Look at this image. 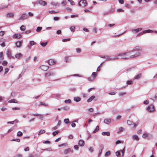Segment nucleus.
I'll return each instance as SVG.
<instances>
[{"instance_id": "aec40b11", "label": "nucleus", "mask_w": 157, "mask_h": 157, "mask_svg": "<svg viewBox=\"0 0 157 157\" xmlns=\"http://www.w3.org/2000/svg\"><path fill=\"white\" fill-rule=\"evenodd\" d=\"M22 56V55L21 53L17 54L15 55V57L16 58L19 59Z\"/></svg>"}, {"instance_id": "0e129e2a", "label": "nucleus", "mask_w": 157, "mask_h": 157, "mask_svg": "<svg viewBox=\"0 0 157 157\" xmlns=\"http://www.w3.org/2000/svg\"><path fill=\"white\" fill-rule=\"evenodd\" d=\"M149 102V100H146V101H145L144 102V104H145V105H147V104H148Z\"/></svg>"}, {"instance_id": "37998d69", "label": "nucleus", "mask_w": 157, "mask_h": 157, "mask_svg": "<svg viewBox=\"0 0 157 157\" xmlns=\"http://www.w3.org/2000/svg\"><path fill=\"white\" fill-rule=\"evenodd\" d=\"M70 29L72 32H73L75 31V27L74 26H71L70 27Z\"/></svg>"}, {"instance_id": "69168bd1", "label": "nucleus", "mask_w": 157, "mask_h": 157, "mask_svg": "<svg viewBox=\"0 0 157 157\" xmlns=\"http://www.w3.org/2000/svg\"><path fill=\"white\" fill-rule=\"evenodd\" d=\"M4 34V32L3 31H1L0 32V36H2Z\"/></svg>"}, {"instance_id": "ddd939ff", "label": "nucleus", "mask_w": 157, "mask_h": 157, "mask_svg": "<svg viewBox=\"0 0 157 157\" xmlns=\"http://www.w3.org/2000/svg\"><path fill=\"white\" fill-rule=\"evenodd\" d=\"M48 63L50 65H53L56 63V62L54 60L50 59L48 61Z\"/></svg>"}, {"instance_id": "f3484780", "label": "nucleus", "mask_w": 157, "mask_h": 157, "mask_svg": "<svg viewBox=\"0 0 157 157\" xmlns=\"http://www.w3.org/2000/svg\"><path fill=\"white\" fill-rule=\"evenodd\" d=\"M15 44L17 48H20L21 45V42L20 41H18L16 42Z\"/></svg>"}, {"instance_id": "6ab92c4d", "label": "nucleus", "mask_w": 157, "mask_h": 157, "mask_svg": "<svg viewBox=\"0 0 157 157\" xmlns=\"http://www.w3.org/2000/svg\"><path fill=\"white\" fill-rule=\"evenodd\" d=\"M111 122V120L109 119H105L104 120V123L106 124H109Z\"/></svg>"}, {"instance_id": "7ed1b4c3", "label": "nucleus", "mask_w": 157, "mask_h": 157, "mask_svg": "<svg viewBox=\"0 0 157 157\" xmlns=\"http://www.w3.org/2000/svg\"><path fill=\"white\" fill-rule=\"evenodd\" d=\"M141 55V53L140 52H137L134 55H131V59L135 58L140 56Z\"/></svg>"}, {"instance_id": "c9c22d12", "label": "nucleus", "mask_w": 157, "mask_h": 157, "mask_svg": "<svg viewBox=\"0 0 157 157\" xmlns=\"http://www.w3.org/2000/svg\"><path fill=\"white\" fill-rule=\"evenodd\" d=\"M15 128L14 127H12L10 129L7 131V133H9L12 132L14 129Z\"/></svg>"}, {"instance_id": "2eb2a0df", "label": "nucleus", "mask_w": 157, "mask_h": 157, "mask_svg": "<svg viewBox=\"0 0 157 157\" xmlns=\"http://www.w3.org/2000/svg\"><path fill=\"white\" fill-rule=\"evenodd\" d=\"M55 75V73L52 71L49 72L48 73L45 74V75L47 76H52Z\"/></svg>"}, {"instance_id": "4be33fe9", "label": "nucleus", "mask_w": 157, "mask_h": 157, "mask_svg": "<svg viewBox=\"0 0 157 157\" xmlns=\"http://www.w3.org/2000/svg\"><path fill=\"white\" fill-rule=\"evenodd\" d=\"M95 98L94 96L93 95L91 97H90L87 100V101L88 102H91Z\"/></svg>"}, {"instance_id": "6e6d98bb", "label": "nucleus", "mask_w": 157, "mask_h": 157, "mask_svg": "<svg viewBox=\"0 0 157 157\" xmlns=\"http://www.w3.org/2000/svg\"><path fill=\"white\" fill-rule=\"evenodd\" d=\"M70 40V38L63 39L62 40V41L63 42H65L67 41H69Z\"/></svg>"}, {"instance_id": "1a4fd4ad", "label": "nucleus", "mask_w": 157, "mask_h": 157, "mask_svg": "<svg viewBox=\"0 0 157 157\" xmlns=\"http://www.w3.org/2000/svg\"><path fill=\"white\" fill-rule=\"evenodd\" d=\"M40 68L44 71H47L48 68V66L46 65H42L40 67Z\"/></svg>"}, {"instance_id": "a211bd4d", "label": "nucleus", "mask_w": 157, "mask_h": 157, "mask_svg": "<svg viewBox=\"0 0 157 157\" xmlns=\"http://www.w3.org/2000/svg\"><path fill=\"white\" fill-rule=\"evenodd\" d=\"M101 134L103 136H109L110 135V132H102Z\"/></svg>"}, {"instance_id": "cd10ccee", "label": "nucleus", "mask_w": 157, "mask_h": 157, "mask_svg": "<svg viewBox=\"0 0 157 157\" xmlns=\"http://www.w3.org/2000/svg\"><path fill=\"white\" fill-rule=\"evenodd\" d=\"M97 75V73L95 72L92 73L91 75V76L93 77V78L94 79L95 78V76Z\"/></svg>"}, {"instance_id": "de8ad7c7", "label": "nucleus", "mask_w": 157, "mask_h": 157, "mask_svg": "<svg viewBox=\"0 0 157 157\" xmlns=\"http://www.w3.org/2000/svg\"><path fill=\"white\" fill-rule=\"evenodd\" d=\"M76 52L78 53H80L81 52V49L79 48H77L76 49Z\"/></svg>"}, {"instance_id": "5701e85b", "label": "nucleus", "mask_w": 157, "mask_h": 157, "mask_svg": "<svg viewBox=\"0 0 157 157\" xmlns=\"http://www.w3.org/2000/svg\"><path fill=\"white\" fill-rule=\"evenodd\" d=\"M153 32V31L151 30L148 29L147 30H144V31H143L142 33H140V34H142L143 33H152Z\"/></svg>"}, {"instance_id": "bf43d9fd", "label": "nucleus", "mask_w": 157, "mask_h": 157, "mask_svg": "<svg viewBox=\"0 0 157 157\" xmlns=\"http://www.w3.org/2000/svg\"><path fill=\"white\" fill-rule=\"evenodd\" d=\"M15 122V121H8L7 122V124H13Z\"/></svg>"}, {"instance_id": "c756f323", "label": "nucleus", "mask_w": 157, "mask_h": 157, "mask_svg": "<svg viewBox=\"0 0 157 157\" xmlns=\"http://www.w3.org/2000/svg\"><path fill=\"white\" fill-rule=\"evenodd\" d=\"M48 44V41H47L46 42H42L40 44L41 45H42L43 47H45Z\"/></svg>"}, {"instance_id": "a878e982", "label": "nucleus", "mask_w": 157, "mask_h": 157, "mask_svg": "<svg viewBox=\"0 0 157 157\" xmlns=\"http://www.w3.org/2000/svg\"><path fill=\"white\" fill-rule=\"evenodd\" d=\"M141 75V74H139L137 75H136V76L134 77V78L136 79H138L140 78Z\"/></svg>"}, {"instance_id": "774afa93", "label": "nucleus", "mask_w": 157, "mask_h": 157, "mask_svg": "<svg viewBox=\"0 0 157 157\" xmlns=\"http://www.w3.org/2000/svg\"><path fill=\"white\" fill-rule=\"evenodd\" d=\"M89 151L91 152H92L94 151L93 148L91 147L89 148Z\"/></svg>"}, {"instance_id": "79ce46f5", "label": "nucleus", "mask_w": 157, "mask_h": 157, "mask_svg": "<svg viewBox=\"0 0 157 157\" xmlns=\"http://www.w3.org/2000/svg\"><path fill=\"white\" fill-rule=\"evenodd\" d=\"M51 4L53 5H54L55 6H58L59 5V4L58 3H55L54 2H52L51 3Z\"/></svg>"}, {"instance_id": "e2e57ef3", "label": "nucleus", "mask_w": 157, "mask_h": 157, "mask_svg": "<svg viewBox=\"0 0 157 157\" xmlns=\"http://www.w3.org/2000/svg\"><path fill=\"white\" fill-rule=\"evenodd\" d=\"M49 13H58V12H55L54 11H49Z\"/></svg>"}, {"instance_id": "72a5a7b5", "label": "nucleus", "mask_w": 157, "mask_h": 157, "mask_svg": "<svg viewBox=\"0 0 157 157\" xmlns=\"http://www.w3.org/2000/svg\"><path fill=\"white\" fill-rule=\"evenodd\" d=\"M148 134L146 132H145L143 134L142 136V137L144 138H146Z\"/></svg>"}, {"instance_id": "f257e3e1", "label": "nucleus", "mask_w": 157, "mask_h": 157, "mask_svg": "<svg viewBox=\"0 0 157 157\" xmlns=\"http://www.w3.org/2000/svg\"><path fill=\"white\" fill-rule=\"evenodd\" d=\"M120 59H128L131 58V53L130 52H122L119 54L118 56Z\"/></svg>"}, {"instance_id": "ea45409f", "label": "nucleus", "mask_w": 157, "mask_h": 157, "mask_svg": "<svg viewBox=\"0 0 157 157\" xmlns=\"http://www.w3.org/2000/svg\"><path fill=\"white\" fill-rule=\"evenodd\" d=\"M29 44L30 46H33L35 45L36 43H35L33 41H31L30 42Z\"/></svg>"}, {"instance_id": "4468645a", "label": "nucleus", "mask_w": 157, "mask_h": 157, "mask_svg": "<svg viewBox=\"0 0 157 157\" xmlns=\"http://www.w3.org/2000/svg\"><path fill=\"white\" fill-rule=\"evenodd\" d=\"M78 145L81 147L84 146V141L82 140H80L78 142Z\"/></svg>"}, {"instance_id": "bb28decb", "label": "nucleus", "mask_w": 157, "mask_h": 157, "mask_svg": "<svg viewBox=\"0 0 157 157\" xmlns=\"http://www.w3.org/2000/svg\"><path fill=\"white\" fill-rule=\"evenodd\" d=\"M133 139L136 140L137 141H138L139 139L138 136L136 135H133Z\"/></svg>"}, {"instance_id": "a18cd8bd", "label": "nucleus", "mask_w": 157, "mask_h": 157, "mask_svg": "<svg viewBox=\"0 0 157 157\" xmlns=\"http://www.w3.org/2000/svg\"><path fill=\"white\" fill-rule=\"evenodd\" d=\"M66 103H71V101L70 99L65 100L64 101Z\"/></svg>"}, {"instance_id": "20e7f679", "label": "nucleus", "mask_w": 157, "mask_h": 157, "mask_svg": "<svg viewBox=\"0 0 157 157\" xmlns=\"http://www.w3.org/2000/svg\"><path fill=\"white\" fill-rule=\"evenodd\" d=\"M28 17V16L26 13H24L19 18L18 20L19 21H23L27 19Z\"/></svg>"}, {"instance_id": "473e14b6", "label": "nucleus", "mask_w": 157, "mask_h": 157, "mask_svg": "<svg viewBox=\"0 0 157 157\" xmlns=\"http://www.w3.org/2000/svg\"><path fill=\"white\" fill-rule=\"evenodd\" d=\"M23 135V133L21 131H19L17 133V136H21Z\"/></svg>"}, {"instance_id": "f03ea898", "label": "nucleus", "mask_w": 157, "mask_h": 157, "mask_svg": "<svg viewBox=\"0 0 157 157\" xmlns=\"http://www.w3.org/2000/svg\"><path fill=\"white\" fill-rule=\"evenodd\" d=\"M120 58L118 56H115L113 58H111L109 56H105V60H113L116 59H118Z\"/></svg>"}, {"instance_id": "b1692460", "label": "nucleus", "mask_w": 157, "mask_h": 157, "mask_svg": "<svg viewBox=\"0 0 157 157\" xmlns=\"http://www.w3.org/2000/svg\"><path fill=\"white\" fill-rule=\"evenodd\" d=\"M74 100L75 101L78 102L80 101L81 98L79 97H75Z\"/></svg>"}, {"instance_id": "7c9ffc66", "label": "nucleus", "mask_w": 157, "mask_h": 157, "mask_svg": "<svg viewBox=\"0 0 157 157\" xmlns=\"http://www.w3.org/2000/svg\"><path fill=\"white\" fill-rule=\"evenodd\" d=\"M20 29L22 31H24L25 30V27L24 25H22L20 27Z\"/></svg>"}, {"instance_id": "0eeeda50", "label": "nucleus", "mask_w": 157, "mask_h": 157, "mask_svg": "<svg viewBox=\"0 0 157 157\" xmlns=\"http://www.w3.org/2000/svg\"><path fill=\"white\" fill-rule=\"evenodd\" d=\"M142 48L141 47L139 46H136L132 50V52H134L135 51H141Z\"/></svg>"}, {"instance_id": "4d7b16f0", "label": "nucleus", "mask_w": 157, "mask_h": 157, "mask_svg": "<svg viewBox=\"0 0 157 157\" xmlns=\"http://www.w3.org/2000/svg\"><path fill=\"white\" fill-rule=\"evenodd\" d=\"M67 3V2L66 1H63L62 2L61 4L63 6H65Z\"/></svg>"}, {"instance_id": "3c124183", "label": "nucleus", "mask_w": 157, "mask_h": 157, "mask_svg": "<svg viewBox=\"0 0 157 157\" xmlns=\"http://www.w3.org/2000/svg\"><path fill=\"white\" fill-rule=\"evenodd\" d=\"M38 117H39V118L41 120L43 119L44 117L41 114H39Z\"/></svg>"}, {"instance_id": "39448f33", "label": "nucleus", "mask_w": 157, "mask_h": 157, "mask_svg": "<svg viewBox=\"0 0 157 157\" xmlns=\"http://www.w3.org/2000/svg\"><path fill=\"white\" fill-rule=\"evenodd\" d=\"M78 5L79 6L84 7L86 6V2L85 0H81L79 2Z\"/></svg>"}, {"instance_id": "338daca9", "label": "nucleus", "mask_w": 157, "mask_h": 157, "mask_svg": "<svg viewBox=\"0 0 157 157\" xmlns=\"http://www.w3.org/2000/svg\"><path fill=\"white\" fill-rule=\"evenodd\" d=\"M74 148L76 150H78V147L77 145H75L74 147Z\"/></svg>"}, {"instance_id": "6e6552de", "label": "nucleus", "mask_w": 157, "mask_h": 157, "mask_svg": "<svg viewBox=\"0 0 157 157\" xmlns=\"http://www.w3.org/2000/svg\"><path fill=\"white\" fill-rule=\"evenodd\" d=\"M147 110L148 111L150 112L153 111L155 110L153 105H150L147 108Z\"/></svg>"}, {"instance_id": "49530a36", "label": "nucleus", "mask_w": 157, "mask_h": 157, "mask_svg": "<svg viewBox=\"0 0 157 157\" xmlns=\"http://www.w3.org/2000/svg\"><path fill=\"white\" fill-rule=\"evenodd\" d=\"M103 147L100 150H99V153L98 154V156H99L100 155H101V153H102V149H103Z\"/></svg>"}, {"instance_id": "393cba45", "label": "nucleus", "mask_w": 157, "mask_h": 157, "mask_svg": "<svg viewBox=\"0 0 157 157\" xmlns=\"http://www.w3.org/2000/svg\"><path fill=\"white\" fill-rule=\"evenodd\" d=\"M9 103H17V101L14 99H11L8 101Z\"/></svg>"}, {"instance_id": "4c0bfd02", "label": "nucleus", "mask_w": 157, "mask_h": 157, "mask_svg": "<svg viewBox=\"0 0 157 157\" xmlns=\"http://www.w3.org/2000/svg\"><path fill=\"white\" fill-rule=\"evenodd\" d=\"M116 155L118 157H120L121 155L119 151H117L116 152Z\"/></svg>"}, {"instance_id": "c03bdc74", "label": "nucleus", "mask_w": 157, "mask_h": 157, "mask_svg": "<svg viewBox=\"0 0 157 157\" xmlns=\"http://www.w3.org/2000/svg\"><path fill=\"white\" fill-rule=\"evenodd\" d=\"M8 63V62L6 61H3L2 63V65L3 66H6Z\"/></svg>"}, {"instance_id": "13d9d810", "label": "nucleus", "mask_w": 157, "mask_h": 157, "mask_svg": "<svg viewBox=\"0 0 157 157\" xmlns=\"http://www.w3.org/2000/svg\"><path fill=\"white\" fill-rule=\"evenodd\" d=\"M9 69L8 68H6L5 70V73L4 74H6L9 71Z\"/></svg>"}, {"instance_id": "9d476101", "label": "nucleus", "mask_w": 157, "mask_h": 157, "mask_svg": "<svg viewBox=\"0 0 157 157\" xmlns=\"http://www.w3.org/2000/svg\"><path fill=\"white\" fill-rule=\"evenodd\" d=\"M38 3L40 5L43 6H45L47 5L46 2L42 0H39Z\"/></svg>"}, {"instance_id": "dca6fc26", "label": "nucleus", "mask_w": 157, "mask_h": 157, "mask_svg": "<svg viewBox=\"0 0 157 157\" xmlns=\"http://www.w3.org/2000/svg\"><path fill=\"white\" fill-rule=\"evenodd\" d=\"M6 16L8 18L13 17L14 16V14L13 13H8L6 14Z\"/></svg>"}, {"instance_id": "603ef678", "label": "nucleus", "mask_w": 157, "mask_h": 157, "mask_svg": "<svg viewBox=\"0 0 157 157\" xmlns=\"http://www.w3.org/2000/svg\"><path fill=\"white\" fill-rule=\"evenodd\" d=\"M69 121V119L68 118L65 119L64 120V122L65 123L67 124Z\"/></svg>"}, {"instance_id": "2f4dec72", "label": "nucleus", "mask_w": 157, "mask_h": 157, "mask_svg": "<svg viewBox=\"0 0 157 157\" xmlns=\"http://www.w3.org/2000/svg\"><path fill=\"white\" fill-rule=\"evenodd\" d=\"M99 129L98 126H97L95 129L93 131V133H94L97 132Z\"/></svg>"}, {"instance_id": "412c9836", "label": "nucleus", "mask_w": 157, "mask_h": 157, "mask_svg": "<svg viewBox=\"0 0 157 157\" xmlns=\"http://www.w3.org/2000/svg\"><path fill=\"white\" fill-rule=\"evenodd\" d=\"M13 36L16 38L20 39L21 37V35L20 34H15L13 35Z\"/></svg>"}, {"instance_id": "a19ab883", "label": "nucleus", "mask_w": 157, "mask_h": 157, "mask_svg": "<svg viewBox=\"0 0 157 157\" xmlns=\"http://www.w3.org/2000/svg\"><path fill=\"white\" fill-rule=\"evenodd\" d=\"M71 149L70 148H68L67 149L65 150L64 151V153L65 154H67L68 152L71 151Z\"/></svg>"}, {"instance_id": "09e8293b", "label": "nucleus", "mask_w": 157, "mask_h": 157, "mask_svg": "<svg viewBox=\"0 0 157 157\" xmlns=\"http://www.w3.org/2000/svg\"><path fill=\"white\" fill-rule=\"evenodd\" d=\"M59 132L58 131H56L53 132L52 134L54 136H55L56 135L58 134Z\"/></svg>"}, {"instance_id": "e433bc0d", "label": "nucleus", "mask_w": 157, "mask_h": 157, "mask_svg": "<svg viewBox=\"0 0 157 157\" xmlns=\"http://www.w3.org/2000/svg\"><path fill=\"white\" fill-rule=\"evenodd\" d=\"M124 128H123L122 127H121L120 128H119V131L117 132V133H119L120 132H121L123 131L124 130Z\"/></svg>"}, {"instance_id": "680f3d73", "label": "nucleus", "mask_w": 157, "mask_h": 157, "mask_svg": "<svg viewBox=\"0 0 157 157\" xmlns=\"http://www.w3.org/2000/svg\"><path fill=\"white\" fill-rule=\"evenodd\" d=\"M54 20L55 21H58L59 20V18L57 17H54Z\"/></svg>"}, {"instance_id": "58836bf2", "label": "nucleus", "mask_w": 157, "mask_h": 157, "mask_svg": "<svg viewBox=\"0 0 157 157\" xmlns=\"http://www.w3.org/2000/svg\"><path fill=\"white\" fill-rule=\"evenodd\" d=\"M42 29V27H38L36 29V31L37 32H40L41 30Z\"/></svg>"}, {"instance_id": "052dcab7", "label": "nucleus", "mask_w": 157, "mask_h": 157, "mask_svg": "<svg viewBox=\"0 0 157 157\" xmlns=\"http://www.w3.org/2000/svg\"><path fill=\"white\" fill-rule=\"evenodd\" d=\"M43 150H44V151L48 150L49 151H52V149L51 148L43 149Z\"/></svg>"}, {"instance_id": "8fccbe9b", "label": "nucleus", "mask_w": 157, "mask_h": 157, "mask_svg": "<svg viewBox=\"0 0 157 157\" xmlns=\"http://www.w3.org/2000/svg\"><path fill=\"white\" fill-rule=\"evenodd\" d=\"M68 1L70 2L71 4L72 5H73L75 4V3L74 1L72 0H67Z\"/></svg>"}, {"instance_id": "423d86ee", "label": "nucleus", "mask_w": 157, "mask_h": 157, "mask_svg": "<svg viewBox=\"0 0 157 157\" xmlns=\"http://www.w3.org/2000/svg\"><path fill=\"white\" fill-rule=\"evenodd\" d=\"M127 124L129 125H133V127H132V128L134 129L136 128V127L137 125V124H134L133 122H132L129 120H127Z\"/></svg>"}, {"instance_id": "5fc2aeb1", "label": "nucleus", "mask_w": 157, "mask_h": 157, "mask_svg": "<svg viewBox=\"0 0 157 157\" xmlns=\"http://www.w3.org/2000/svg\"><path fill=\"white\" fill-rule=\"evenodd\" d=\"M117 11L118 12H124V10L122 9H118L117 10Z\"/></svg>"}, {"instance_id": "f8f14e48", "label": "nucleus", "mask_w": 157, "mask_h": 157, "mask_svg": "<svg viewBox=\"0 0 157 157\" xmlns=\"http://www.w3.org/2000/svg\"><path fill=\"white\" fill-rule=\"evenodd\" d=\"M142 30V28H139L136 29H132V31L134 33H136Z\"/></svg>"}, {"instance_id": "9b49d317", "label": "nucleus", "mask_w": 157, "mask_h": 157, "mask_svg": "<svg viewBox=\"0 0 157 157\" xmlns=\"http://www.w3.org/2000/svg\"><path fill=\"white\" fill-rule=\"evenodd\" d=\"M6 55L9 58L11 59V58H12L13 59H14V57L13 56H11V52L10 50H7L6 53Z\"/></svg>"}, {"instance_id": "864d4df0", "label": "nucleus", "mask_w": 157, "mask_h": 157, "mask_svg": "<svg viewBox=\"0 0 157 157\" xmlns=\"http://www.w3.org/2000/svg\"><path fill=\"white\" fill-rule=\"evenodd\" d=\"M125 94L126 93L125 92H120L119 94V95L120 96L125 95Z\"/></svg>"}, {"instance_id": "f704fd0d", "label": "nucleus", "mask_w": 157, "mask_h": 157, "mask_svg": "<svg viewBox=\"0 0 157 157\" xmlns=\"http://www.w3.org/2000/svg\"><path fill=\"white\" fill-rule=\"evenodd\" d=\"M111 154L110 151H108L106 152L105 154V157H107L108 156H109Z\"/></svg>"}, {"instance_id": "c85d7f7f", "label": "nucleus", "mask_w": 157, "mask_h": 157, "mask_svg": "<svg viewBox=\"0 0 157 157\" xmlns=\"http://www.w3.org/2000/svg\"><path fill=\"white\" fill-rule=\"evenodd\" d=\"M45 131L44 130H43V129H41V130H40V131L39 132L38 134V135H40L42 134H43V133H44L45 132Z\"/></svg>"}]
</instances>
